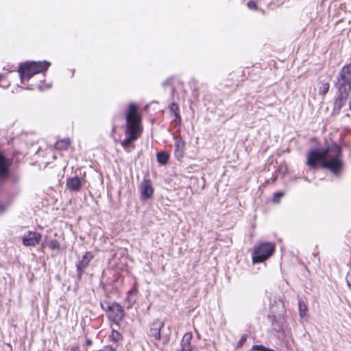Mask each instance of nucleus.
<instances>
[{"mask_svg":"<svg viewBox=\"0 0 351 351\" xmlns=\"http://www.w3.org/2000/svg\"><path fill=\"white\" fill-rule=\"evenodd\" d=\"M319 164L322 168L330 171L334 176H339L344 169L341 146L332 143L327 148L310 150L306 156V165L310 169H316Z\"/></svg>","mask_w":351,"mask_h":351,"instance_id":"f257e3e1","label":"nucleus"},{"mask_svg":"<svg viewBox=\"0 0 351 351\" xmlns=\"http://www.w3.org/2000/svg\"><path fill=\"white\" fill-rule=\"evenodd\" d=\"M125 125L124 133L125 138L120 141L122 147L128 151L129 146L138 140L143 132L142 116L138 106L135 103H130L124 111Z\"/></svg>","mask_w":351,"mask_h":351,"instance_id":"f03ea898","label":"nucleus"},{"mask_svg":"<svg viewBox=\"0 0 351 351\" xmlns=\"http://www.w3.org/2000/svg\"><path fill=\"white\" fill-rule=\"evenodd\" d=\"M51 65L48 61H27L20 64L18 72L21 84L27 85L25 82L29 80L34 75L45 72Z\"/></svg>","mask_w":351,"mask_h":351,"instance_id":"7ed1b4c3","label":"nucleus"},{"mask_svg":"<svg viewBox=\"0 0 351 351\" xmlns=\"http://www.w3.org/2000/svg\"><path fill=\"white\" fill-rule=\"evenodd\" d=\"M165 324L159 318L153 319L149 322L146 328V335L148 339L154 343V345L159 348V343L162 346H166L170 341V335H162L161 330L164 328Z\"/></svg>","mask_w":351,"mask_h":351,"instance_id":"20e7f679","label":"nucleus"},{"mask_svg":"<svg viewBox=\"0 0 351 351\" xmlns=\"http://www.w3.org/2000/svg\"><path fill=\"white\" fill-rule=\"evenodd\" d=\"M286 313L284 302L280 300H274L270 304L269 314L267 317L274 327L277 326L278 329H280L283 328L286 322Z\"/></svg>","mask_w":351,"mask_h":351,"instance_id":"39448f33","label":"nucleus"},{"mask_svg":"<svg viewBox=\"0 0 351 351\" xmlns=\"http://www.w3.org/2000/svg\"><path fill=\"white\" fill-rule=\"evenodd\" d=\"M276 245L271 242H262L254 247L252 252L253 263H261L271 256L275 251Z\"/></svg>","mask_w":351,"mask_h":351,"instance_id":"423d86ee","label":"nucleus"},{"mask_svg":"<svg viewBox=\"0 0 351 351\" xmlns=\"http://www.w3.org/2000/svg\"><path fill=\"white\" fill-rule=\"evenodd\" d=\"M337 93L350 97L351 93V63L344 65L339 71Z\"/></svg>","mask_w":351,"mask_h":351,"instance_id":"0eeeda50","label":"nucleus"},{"mask_svg":"<svg viewBox=\"0 0 351 351\" xmlns=\"http://www.w3.org/2000/svg\"><path fill=\"white\" fill-rule=\"evenodd\" d=\"M101 308L106 311L108 319L117 325H119L125 317L123 306L117 302H108L106 307L101 305Z\"/></svg>","mask_w":351,"mask_h":351,"instance_id":"6e6552de","label":"nucleus"},{"mask_svg":"<svg viewBox=\"0 0 351 351\" xmlns=\"http://www.w3.org/2000/svg\"><path fill=\"white\" fill-rule=\"evenodd\" d=\"M93 258L94 255L93 253L90 251H87L83 254L82 258L77 262L76 264V268L78 279H82L85 269L89 266Z\"/></svg>","mask_w":351,"mask_h":351,"instance_id":"1a4fd4ad","label":"nucleus"},{"mask_svg":"<svg viewBox=\"0 0 351 351\" xmlns=\"http://www.w3.org/2000/svg\"><path fill=\"white\" fill-rule=\"evenodd\" d=\"M86 180L85 176L79 177L77 176L69 178L66 180V187L72 192H79L85 186Z\"/></svg>","mask_w":351,"mask_h":351,"instance_id":"9d476101","label":"nucleus"},{"mask_svg":"<svg viewBox=\"0 0 351 351\" xmlns=\"http://www.w3.org/2000/svg\"><path fill=\"white\" fill-rule=\"evenodd\" d=\"M140 191L141 199L146 200L151 198L154 194L152 181L149 179L143 180L140 185Z\"/></svg>","mask_w":351,"mask_h":351,"instance_id":"9b49d317","label":"nucleus"},{"mask_svg":"<svg viewBox=\"0 0 351 351\" xmlns=\"http://www.w3.org/2000/svg\"><path fill=\"white\" fill-rule=\"evenodd\" d=\"M41 234L29 231L23 237V243L25 246H36L41 241Z\"/></svg>","mask_w":351,"mask_h":351,"instance_id":"f8f14e48","label":"nucleus"},{"mask_svg":"<svg viewBox=\"0 0 351 351\" xmlns=\"http://www.w3.org/2000/svg\"><path fill=\"white\" fill-rule=\"evenodd\" d=\"M10 165V160L0 152V180H4L9 176Z\"/></svg>","mask_w":351,"mask_h":351,"instance_id":"ddd939ff","label":"nucleus"},{"mask_svg":"<svg viewBox=\"0 0 351 351\" xmlns=\"http://www.w3.org/2000/svg\"><path fill=\"white\" fill-rule=\"evenodd\" d=\"M348 98L349 96L337 93V96L335 99L332 112L336 114H339L341 108L346 105Z\"/></svg>","mask_w":351,"mask_h":351,"instance_id":"4468645a","label":"nucleus"},{"mask_svg":"<svg viewBox=\"0 0 351 351\" xmlns=\"http://www.w3.org/2000/svg\"><path fill=\"white\" fill-rule=\"evenodd\" d=\"M175 156L177 158H182L185 150V142L180 136L175 137Z\"/></svg>","mask_w":351,"mask_h":351,"instance_id":"2eb2a0df","label":"nucleus"},{"mask_svg":"<svg viewBox=\"0 0 351 351\" xmlns=\"http://www.w3.org/2000/svg\"><path fill=\"white\" fill-rule=\"evenodd\" d=\"M138 293V289L136 284H134L132 288L127 292L126 301L130 306H132L136 302L137 295Z\"/></svg>","mask_w":351,"mask_h":351,"instance_id":"dca6fc26","label":"nucleus"},{"mask_svg":"<svg viewBox=\"0 0 351 351\" xmlns=\"http://www.w3.org/2000/svg\"><path fill=\"white\" fill-rule=\"evenodd\" d=\"M193 339V334L191 332H186L182 337L181 341V346H185V350H189V349L193 350V346L191 345V340Z\"/></svg>","mask_w":351,"mask_h":351,"instance_id":"f3484780","label":"nucleus"},{"mask_svg":"<svg viewBox=\"0 0 351 351\" xmlns=\"http://www.w3.org/2000/svg\"><path fill=\"white\" fill-rule=\"evenodd\" d=\"M71 145V140L69 138L60 139L55 143V148L60 151L67 150Z\"/></svg>","mask_w":351,"mask_h":351,"instance_id":"a211bd4d","label":"nucleus"},{"mask_svg":"<svg viewBox=\"0 0 351 351\" xmlns=\"http://www.w3.org/2000/svg\"><path fill=\"white\" fill-rule=\"evenodd\" d=\"M169 154L166 152H160L157 154V161L160 165H166L169 160Z\"/></svg>","mask_w":351,"mask_h":351,"instance_id":"6ab92c4d","label":"nucleus"},{"mask_svg":"<svg viewBox=\"0 0 351 351\" xmlns=\"http://www.w3.org/2000/svg\"><path fill=\"white\" fill-rule=\"evenodd\" d=\"M108 338L111 341L119 343L122 341L123 339V335L117 330L112 329L110 334L108 335Z\"/></svg>","mask_w":351,"mask_h":351,"instance_id":"aec40b11","label":"nucleus"},{"mask_svg":"<svg viewBox=\"0 0 351 351\" xmlns=\"http://www.w3.org/2000/svg\"><path fill=\"white\" fill-rule=\"evenodd\" d=\"M299 313L301 317H304L307 315L308 308L306 303L303 301L298 302Z\"/></svg>","mask_w":351,"mask_h":351,"instance_id":"412c9836","label":"nucleus"},{"mask_svg":"<svg viewBox=\"0 0 351 351\" xmlns=\"http://www.w3.org/2000/svg\"><path fill=\"white\" fill-rule=\"evenodd\" d=\"M10 81L6 74H0V87L3 88L9 87Z\"/></svg>","mask_w":351,"mask_h":351,"instance_id":"4be33fe9","label":"nucleus"},{"mask_svg":"<svg viewBox=\"0 0 351 351\" xmlns=\"http://www.w3.org/2000/svg\"><path fill=\"white\" fill-rule=\"evenodd\" d=\"M330 84L328 82H324L321 84L319 88V95L325 96L329 91Z\"/></svg>","mask_w":351,"mask_h":351,"instance_id":"5701e85b","label":"nucleus"},{"mask_svg":"<svg viewBox=\"0 0 351 351\" xmlns=\"http://www.w3.org/2000/svg\"><path fill=\"white\" fill-rule=\"evenodd\" d=\"M47 245L51 250H59L60 249V243L56 239L49 241Z\"/></svg>","mask_w":351,"mask_h":351,"instance_id":"b1692460","label":"nucleus"},{"mask_svg":"<svg viewBox=\"0 0 351 351\" xmlns=\"http://www.w3.org/2000/svg\"><path fill=\"white\" fill-rule=\"evenodd\" d=\"M170 112L174 115L177 114H180V108L179 106L175 103L172 102L169 106Z\"/></svg>","mask_w":351,"mask_h":351,"instance_id":"393cba45","label":"nucleus"},{"mask_svg":"<svg viewBox=\"0 0 351 351\" xmlns=\"http://www.w3.org/2000/svg\"><path fill=\"white\" fill-rule=\"evenodd\" d=\"M285 193L282 191H277L274 193L272 202L274 203H279L280 199L284 196Z\"/></svg>","mask_w":351,"mask_h":351,"instance_id":"a878e982","label":"nucleus"},{"mask_svg":"<svg viewBox=\"0 0 351 351\" xmlns=\"http://www.w3.org/2000/svg\"><path fill=\"white\" fill-rule=\"evenodd\" d=\"M252 350L256 351H274V350L267 348L263 345H254L252 347Z\"/></svg>","mask_w":351,"mask_h":351,"instance_id":"bb28decb","label":"nucleus"},{"mask_svg":"<svg viewBox=\"0 0 351 351\" xmlns=\"http://www.w3.org/2000/svg\"><path fill=\"white\" fill-rule=\"evenodd\" d=\"M247 6L249 9L252 10H256L258 9V5L256 1L251 0L247 3Z\"/></svg>","mask_w":351,"mask_h":351,"instance_id":"cd10ccee","label":"nucleus"},{"mask_svg":"<svg viewBox=\"0 0 351 351\" xmlns=\"http://www.w3.org/2000/svg\"><path fill=\"white\" fill-rule=\"evenodd\" d=\"M247 338V335L246 334H243L241 337L239 341H238V343H237L238 346L241 347L245 343Z\"/></svg>","mask_w":351,"mask_h":351,"instance_id":"c85d7f7f","label":"nucleus"},{"mask_svg":"<svg viewBox=\"0 0 351 351\" xmlns=\"http://www.w3.org/2000/svg\"><path fill=\"white\" fill-rule=\"evenodd\" d=\"M174 119L173 121L176 122L177 124L180 125L181 123L182 118L180 114H174Z\"/></svg>","mask_w":351,"mask_h":351,"instance_id":"c756f323","label":"nucleus"},{"mask_svg":"<svg viewBox=\"0 0 351 351\" xmlns=\"http://www.w3.org/2000/svg\"><path fill=\"white\" fill-rule=\"evenodd\" d=\"M117 131V125H113L112 127V130H111V136L112 137H114V134Z\"/></svg>","mask_w":351,"mask_h":351,"instance_id":"7c9ffc66","label":"nucleus"},{"mask_svg":"<svg viewBox=\"0 0 351 351\" xmlns=\"http://www.w3.org/2000/svg\"><path fill=\"white\" fill-rule=\"evenodd\" d=\"M93 345V341L90 339H86V346L89 347Z\"/></svg>","mask_w":351,"mask_h":351,"instance_id":"2f4dec72","label":"nucleus"},{"mask_svg":"<svg viewBox=\"0 0 351 351\" xmlns=\"http://www.w3.org/2000/svg\"><path fill=\"white\" fill-rule=\"evenodd\" d=\"M71 351H81L79 346H73Z\"/></svg>","mask_w":351,"mask_h":351,"instance_id":"473e14b6","label":"nucleus"},{"mask_svg":"<svg viewBox=\"0 0 351 351\" xmlns=\"http://www.w3.org/2000/svg\"><path fill=\"white\" fill-rule=\"evenodd\" d=\"M33 86H34V84H31L29 85V86L28 87L29 89H33Z\"/></svg>","mask_w":351,"mask_h":351,"instance_id":"72a5a7b5","label":"nucleus"},{"mask_svg":"<svg viewBox=\"0 0 351 351\" xmlns=\"http://www.w3.org/2000/svg\"><path fill=\"white\" fill-rule=\"evenodd\" d=\"M169 80H167V81L165 82V85H166V84H167L169 83Z\"/></svg>","mask_w":351,"mask_h":351,"instance_id":"f704fd0d","label":"nucleus"}]
</instances>
